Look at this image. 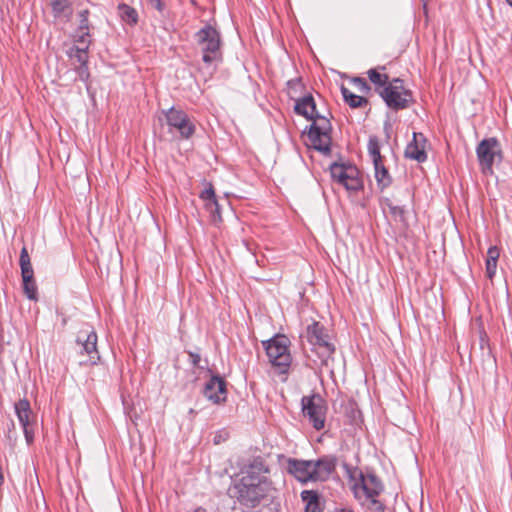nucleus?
Listing matches in <instances>:
<instances>
[{"label": "nucleus", "instance_id": "obj_40", "mask_svg": "<svg viewBox=\"0 0 512 512\" xmlns=\"http://www.w3.org/2000/svg\"><path fill=\"white\" fill-rule=\"evenodd\" d=\"M33 425H27L25 427H22L23 429V433H24V437H25V440L27 442L28 445H31L34 441V430H33Z\"/></svg>", "mask_w": 512, "mask_h": 512}, {"label": "nucleus", "instance_id": "obj_29", "mask_svg": "<svg viewBox=\"0 0 512 512\" xmlns=\"http://www.w3.org/2000/svg\"><path fill=\"white\" fill-rule=\"evenodd\" d=\"M311 121L312 124L310 125L309 129L313 130V132L318 131L330 135L332 131V125L328 118L319 115V117H316V120Z\"/></svg>", "mask_w": 512, "mask_h": 512}, {"label": "nucleus", "instance_id": "obj_25", "mask_svg": "<svg viewBox=\"0 0 512 512\" xmlns=\"http://www.w3.org/2000/svg\"><path fill=\"white\" fill-rule=\"evenodd\" d=\"M344 413L351 424H357L361 417V411L353 399H348L344 405Z\"/></svg>", "mask_w": 512, "mask_h": 512}, {"label": "nucleus", "instance_id": "obj_46", "mask_svg": "<svg viewBox=\"0 0 512 512\" xmlns=\"http://www.w3.org/2000/svg\"><path fill=\"white\" fill-rule=\"evenodd\" d=\"M403 80L400 78H394L391 82H387L386 86H400V90H406L403 85Z\"/></svg>", "mask_w": 512, "mask_h": 512}, {"label": "nucleus", "instance_id": "obj_26", "mask_svg": "<svg viewBox=\"0 0 512 512\" xmlns=\"http://www.w3.org/2000/svg\"><path fill=\"white\" fill-rule=\"evenodd\" d=\"M358 174L359 172L356 167L350 168V175L342 186H344L348 191H358L362 189L363 183Z\"/></svg>", "mask_w": 512, "mask_h": 512}, {"label": "nucleus", "instance_id": "obj_6", "mask_svg": "<svg viewBox=\"0 0 512 512\" xmlns=\"http://www.w3.org/2000/svg\"><path fill=\"white\" fill-rule=\"evenodd\" d=\"M302 412L308 418L314 429L320 431L325 426V416L327 407L323 398L314 394L312 396H303L301 399Z\"/></svg>", "mask_w": 512, "mask_h": 512}, {"label": "nucleus", "instance_id": "obj_1", "mask_svg": "<svg viewBox=\"0 0 512 512\" xmlns=\"http://www.w3.org/2000/svg\"><path fill=\"white\" fill-rule=\"evenodd\" d=\"M267 472L268 468L263 462L255 460L234 484L233 491L242 505L255 507L262 500L272 501L276 497L277 491L272 481L262 474Z\"/></svg>", "mask_w": 512, "mask_h": 512}, {"label": "nucleus", "instance_id": "obj_15", "mask_svg": "<svg viewBox=\"0 0 512 512\" xmlns=\"http://www.w3.org/2000/svg\"><path fill=\"white\" fill-rule=\"evenodd\" d=\"M426 138L422 133H413L412 141L405 148V157L423 163L427 160Z\"/></svg>", "mask_w": 512, "mask_h": 512}, {"label": "nucleus", "instance_id": "obj_2", "mask_svg": "<svg viewBox=\"0 0 512 512\" xmlns=\"http://www.w3.org/2000/svg\"><path fill=\"white\" fill-rule=\"evenodd\" d=\"M305 337L312 346L311 352L319 358V360L311 359V356L308 355V359L313 362L312 367L328 366V361L335 352V346L330 341L328 330L320 322L313 321L306 327Z\"/></svg>", "mask_w": 512, "mask_h": 512}, {"label": "nucleus", "instance_id": "obj_27", "mask_svg": "<svg viewBox=\"0 0 512 512\" xmlns=\"http://www.w3.org/2000/svg\"><path fill=\"white\" fill-rule=\"evenodd\" d=\"M367 149L373 164L383 161V157L380 153V142L377 136L369 137Z\"/></svg>", "mask_w": 512, "mask_h": 512}, {"label": "nucleus", "instance_id": "obj_50", "mask_svg": "<svg viewBox=\"0 0 512 512\" xmlns=\"http://www.w3.org/2000/svg\"><path fill=\"white\" fill-rule=\"evenodd\" d=\"M214 442H215L216 444H217V443H219V438H216V437H215Z\"/></svg>", "mask_w": 512, "mask_h": 512}, {"label": "nucleus", "instance_id": "obj_4", "mask_svg": "<svg viewBox=\"0 0 512 512\" xmlns=\"http://www.w3.org/2000/svg\"><path fill=\"white\" fill-rule=\"evenodd\" d=\"M476 155L482 173L492 175L493 165L503 159L501 144L495 137L484 138L476 147Z\"/></svg>", "mask_w": 512, "mask_h": 512}, {"label": "nucleus", "instance_id": "obj_44", "mask_svg": "<svg viewBox=\"0 0 512 512\" xmlns=\"http://www.w3.org/2000/svg\"><path fill=\"white\" fill-rule=\"evenodd\" d=\"M150 5L155 8L157 11L162 13L165 9V4L162 0H148Z\"/></svg>", "mask_w": 512, "mask_h": 512}, {"label": "nucleus", "instance_id": "obj_13", "mask_svg": "<svg viewBox=\"0 0 512 512\" xmlns=\"http://www.w3.org/2000/svg\"><path fill=\"white\" fill-rule=\"evenodd\" d=\"M287 471L302 483L313 482L311 460L289 458Z\"/></svg>", "mask_w": 512, "mask_h": 512}, {"label": "nucleus", "instance_id": "obj_7", "mask_svg": "<svg viewBox=\"0 0 512 512\" xmlns=\"http://www.w3.org/2000/svg\"><path fill=\"white\" fill-rule=\"evenodd\" d=\"M163 114L169 126V131L175 129L181 139H189L195 133V124L183 110L171 107L168 110H164Z\"/></svg>", "mask_w": 512, "mask_h": 512}, {"label": "nucleus", "instance_id": "obj_43", "mask_svg": "<svg viewBox=\"0 0 512 512\" xmlns=\"http://www.w3.org/2000/svg\"><path fill=\"white\" fill-rule=\"evenodd\" d=\"M323 507L321 506L320 501L312 503V504H306L305 511L304 512H322Z\"/></svg>", "mask_w": 512, "mask_h": 512}, {"label": "nucleus", "instance_id": "obj_48", "mask_svg": "<svg viewBox=\"0 0 512 512\" xmlns=\"http://www.w3.org/2000/svg\"><path fill=\"white\" fill-rule=\"evenodd\" d=\"M336 512H354V511L350 508H341V509H337Z\"/></svg>", "mask_w": 512, "mask_h": 512}, {"label": "nucleus", "instance_id": "obj_9", "mask_svg": "<svg viewBox=\"0 0 512 512\" xmlns=\"http://www.w3.org/2000/svg\"><path fill=\"white\" fill-rule=\"evenodd\" d=\"M358 482L353 485V491L356 498H359L361 491L365 497H378L384 490V485L381 480L373 472L363 473L359 471Z\"/></svg>", "mask_w": 512, "mask_h": 512}, {"label": "nucleus", "instance_id": "obj_30", "mask_svg": "<svg viewBox=\"0 0 512 512\" xmlns=\"http://www.w3.org/2000/svg\"><path fill=\"white\" fill-rule=\"evenodd\" d=\"M118 9H119V12H120V15H121V18L123 19V21H125L126 23H128L130 25H134L137 23L138 13L134 8H132L126 4H121V5H119Z\"/></svg>", "mask_w": 512, "mask_h": 512}, {"label": "nucleus", "instance_id": "obj_22", "mask_svg": "<svg viewBox=\"0 0 512 512\" xmlns=\"http://www.w3.org/2000/svg\"><path fill=\"white\" fill-rule=\"evenodd\" d=\"M499 258V250L496 246H492L488 249L486 259V275L489 279H492L496 274L497 261Z\"/></svg>", "mask_w": 512, "mask_h": 512}, {"label": "nucleus", "instance_id": "obj_23", "mask_svg": "<svg viewBox=\"0 0 512 512\" xmlns=\"http://www.w3.org/2000/svg\"><path fill=\"white\" fill-rule=\"evenodd\" d=\"M23 292L29 300H37V285L34 279V272L22 276Z\"/></svg>", "mask_w": 512, "mask_h": 512}, {"label": "nucleus", "instance_id": "obj_17", "mask_svg": "<svg viewBox=\"0 0 512 512\" xmlns=\"http://www.w3.org/2000/svg\"><path fill=\"white\" fill-rule=\"evenodd\" d=\"M308 137L317 151L328 155L331 152V135L308 129Z\"/></svg>", "mask_w": 512, "mask_h": 512}, {"label": "nucleus", "instance_id": "obj_21", "mask_svg": "<svg viewBox=\"0 0 512 512\" xmlns=\"http://www.w3.org/2000/svg\"><path fill=\"white\" fill-rule=\"evenodd\" d=\"M341 93H342L344 101L351 108H361V107H364V106H366L368 104V99L367 98L352 93L344 85L341 86Z\"/></svg>", "mask_w": 512, "mask_h": 512}, {"label": "nucleus", "instance_id": "obj_41", "mask_svg": "<svg viewBox=\"0 0 512 512\" xmlns=\"http://www.w3.org/2000/svg\"><path fill=\"white\" fill-rule=\"evenodd\" d=\"M370 500V509L376 511V512H384L385 511V505L376 499V497L368 498Z\"/></svg>", "mask_w": 512, "mask_h": 512}, {"label": "nucleus", "instance_id": "obj_38", "mask_svg": "<svg viewBox=\"0 0 512 512\" xmlns=\"http://www.w3.org/2000/svg\"><path fill=\"white\" fill-rule=\"evenodd\" d=\"M75 71H76L79 79L81 81H83V82H86L89 79V77H90V73H89V69H88L87 63L79 64L75 68Z\"/></svg>", "mask_w": 512, "mask_h": 512}, {"label": "nucleus", "instance_id": "obj_20", "mask_svg": "<svg viewBox=\"0 0 512 512\" xmlns=\"http://www.w3.org/2000/svg\"><path fill=\"white\" fill-rule=\"evenodd\" d=\"M373 165L377 186L381 191H383L391 184V176L386 167L384 166L383 161L374 163Z\"/></svg>", "mask_w": 512, "mask_h": 512}, {"label": "nucleus", "instance_id": "obj_14", "mask_svg": "<svg viewBox=\"0 0 512 512\" xmlns=\"http://www.w3.org/2000/svg\"><path fill=\"white\" fill-rule=\"evenodd\" d=\"M200 198L205 202L204 206L210 214L211 222L214 225L219 224L222 221L221 209L216 198L214 187L211 183H209L208 187L201 192Z\"/></svg>", "mask_w": 512, "mask_h": 512}, {"label": "nucleus", "instance_id": "obj_10", "mask_svg": "<svg viewBox=\"0 0 512 512\" xmlns=\"http://www.w3.org/2000/svg\"><path fill=\"white\" fill-rule=\"evenodd\" d=\"M338 458L335 455L328 454L311 460L313 482L327 481L336 471Z\"/></svg>", "mask_w": 512, "mask_h": 512}, {"label": "nucleus", "instance_id": "obj_42", "mask_svg": "<svg viewBox=\"0 0 512 512\" xmlns=\"http://www.w3.org/2000/svg\"><path fill=\"white\" fill-rule=\"evenodd\" d=\"M80 34L77 36V39L75 40L77 43L82 44L83 46L88 45L90 41L88 40L90 34L89 31H78Z\"/></svg>", "mask_w": 512, "mask_h": 512}, {"label": "nucleus", "instance_id": "obj_31", "mask_svg": "<svg viewBox=\"0 0 512 512\" xmlns=\"http://www.w3.org/2000/svg\"><path fill=\"white\" fill-rule=\"evenodd\" d=\"M19 265L21 268V276L33 273V268L26 247H23L20 252Z\"/></svg>", "mask_w": 512, "mask_h": 512}, {"label": "nucleus", "instance_id": "obj_45", "mask_svg": "<svg viewBox=\"0 0 512 512\" xmlns=\"http://www.w3.org/2000/svg\"><path fill=\"white\" fill-rule=\"evenodd\" d=\"M78 31H89V20L87 18H79Z\"/></svg>", "mask_w": 512, "mask_h": 512}, {"label": "nucleus", "instance_id": "obj_34", "mask_svg": "<svg viewBox=\"0 0 512 512\" xmlns=\"http://www.w3.org/2000/svg\"><path fill=\"white\" fill-rule=\"evenodd\" d=\"M6 438L8 439L10 445H14L17 441L18 435L16 431V426L13 420H9L6 424Z\"/></svg>", "mask_w": 512, "mask_h": 512}, {"label": "nucleus", "instance_id": "obj_28", "mask_svg": "<svg viewBox=\"0 0 512 512\" xmlns=\"http://www.w3.org/2000/svg\"><path fill=\"white\" fill-rule=\"evenodd\" d=\"M68 56L75 59L79 64L88 63V45H74L68 50Z\"/></svg>", "mask_w": 512, "mask_h": 512}, {"label": "nucleus", "instance_id": "obj_8", "mask_svg": "<svg viewBox=\"0 0 512 512\" xmlns=\"http://www.w3.org/2000/svg\"><path fill=\"white\" fill-rule=\"evenodd\" d=\"M379 95L386 105L395 111L404 110L414 102L413 94L410 90H400V86H386Z\"/></svg>", "mask_w": 512, "mask_h": 512}, {"label": "nucleus", "instance_id": "obj_39", "mask_svg": "<svg viewBox=\"0 0 512 512\" xmlns=\"http://www.w3.org/2000/svg\"><path fill=\"white\" fill-rule=\"evenodd\" d=\"M189 356V361L193 365V367L201 368L200 362H201V355L199 352L194 351H186Z\"/></svg>", "mask_w": 512, "mask_h": 512}, {"label": "nucleus", "instance_id": "obj_18", "mask_svg": "<svg viewBox=\"0 0 512 512\" xmlns=\"http://www.w3.org/2000/svg\"><path fill=\"white\" fill-rule=\"evenodd\" d=\"M14 409L16 416L19 420V423L21 424L22 427L32 424L30 419L32 415V410L30 407V403L26 398L17 401L14 404Z\"/></svg>", "mask_w": 512, "mask_h": 512}, {"label": "nucleus", "instance_id": "obj_37", "mask_svg": "<svg viewBox=\"0 0 512 512\" xmlns=\"http://www.w3.org/2000/svg\"><path fill=\"white\" fill-rule=\"evenodd\" d=\"M352 82L356 85V87L358 88V90L361 93L367 94L371 90V87L369 86L368 82L364 78L355 77L352 79Z\"/></svg>", "mask_w": 512, "mask_h": 512}, {"label": "nucleus", "instance_id": "obj_3", "mask_svg": "<svg viewBox=\"0 0 512 512\" xmlns=\"http://www.w3.org/2000/svg\"><path fill=\"white\" fill-rule=\"evenodd\" d=\"M194 37L206 65L210 66L222 61L221 36L215 27L206 24L195 33Z\"/></svg>", "mask_w": 512, "mask_h": 512}, {"label": "nucleus", "instance_id": "obj_19", "mask_svg": "<svg viewBox=\"0 0 512 512\" xmlns=\"http://www.w3.org/2000/svg\"><path fill=\"white\" fill-rule=\"evenodd\" d=\"M350 168L355 167L352 165L334 162L330 165L329 170L332 179L340 185H343V183L347 180V177L350 175Z\"/></svg>", "mask_w": 512, "mask_h": 512}, {"label": "nucleus", "instance_id": "obj_12", "mask_svg": "<svg viewBox=\"0 0 512 512\" xmlns=\"http://www.w3.org/2000/svg\"><path fill=\"white\" fill-rule=\"evenodd\" d=\"M76 343L81 346L82 352L89 356V363L94 365L100 359L97 350V334L94 330H81L76 338Z\"/></svg>", "mask_w": 512, "mask_h": 512}, {"label": "nucleus", "instance_id": "obj_49", "mask_svg": "<svg viewBox=\"0 0 512 512\" xmlns=\"http://www.w3.org/2000/svg\"><path fill=\"white\" fill-rule=\"evenodd\" d=\"M506 2L512 7V0H506Z\"/></svg>", "mask_w": 512, "mask_h": 512}, {"label": "nucleus", "instance_id": "obj_24", "mask_svg": "<svg viewBox=\"0 0 512 512\" xmlns=\"http://www.w3.org/2000/svg\"><path fill=\"white\" fill-rule=\"evenodd\" d=\"M379 70L384 71L385 66H378L377 68H372L368 70V78L373 84L384 88L387 85L389 77L386 74L380 73Z\"/></svg>", "mask_w": 512, "mask_h": 512}, {"label": "nucleus", "instance_id": "obj_35", "mask_svg": "<svg viewBox=\"0 0 512 512\" xmlns=\"http://www.w3.org/2000/svg\"><path fill=\"white\" fill-rule=\"evenodd\" d=\"M55 15H60L69 7V0H48Z\"/></svg>", "mask_w": 512, "mask_h": 512}, {"label": "nucleus", "instance_id": "obj_11", "mask_svg": "<svg viewBox=\"0 0 512 512\" xmlns=\"http://www.w3.org/2000/svg\"><path fill=\"white\" fill-rule=\"evenodd\" d=\"M204 396L215 404H221L226 401L227 388L226 381L220 375H213L206 382L203 389Z\"/></svg>", "mask_w": 512, "mask_h": 512}, {"label": "nucleus", "instance_id": "obj_5", "mask_svg": "<svg viewBox=\"0 0 512 512\" xmlns=\"http://www.w3.org/2000/svg\"><path fill=\"white\" fill-rule=\"evenodd\" d=\"M289 344V338L283 334H277L273 338L263 341L269 361L273 366L283 368V371L289 367L292 360Z\"/></svg>", "mask_w": 512, "mask_h": 512}, {"label": "nucleus", "instance_id": "obj_47", "mask_svg": "<svg viewBox=\"0 0 512 512\" xmlns=\"http://www.w3.org/2000/svg\"><path fill=\"white\" fill-rule=\"evenodd\" d=\"M78 16H79L80 19H83V18H87L88 19L89 11L87 9L81 10L78 13Z\"/></svg>", "mask_w": 512, "mask_h": 512}, {"label": "nucleus", "instance_id": "obj_33", "mask_svg": "<svg viewBox=\"0 0 512 512\" xmlns=\"http://www.w3.org/2000/svg\"><path fill=\"white\" fill-rule=\"evenodd\" d=\"M288 95L291 99H295L302 90L304 89V85L302 83L301 78L291 79L287 82Z\"/></svg>", "mask_w": 512, "mask_h": 512}, {"label": "nucleus", "instance_id": "obj_16", "mask_svg": "<svg viewBox=\"0 0 512 512\" xmlns=\"http://www.w3.org/2000/svg\"><path fill=\"white\" fill-rule=\"evenodd\" d=\"M294 111L296 114L305 117L307 120H316V117H319L315 100L311 94H307L296 99Z\"/></svg>", "mask_w": 512, "mask_h": 512}, {"label": "nucleus", "instance_id": "obj_36", "mask_svg": "<svg viewBox=\"0 0 512 512\" xmlns=\"http://www.w3.org/2000/svg\"><path fill=\"white\" fill-rule=\"evenodd\" d=\"M301 499L306 504H312L320 501V495L317 491L314 490H304L301 492Z\"/></svg>", "mask_w": 512, "mask_h": 512}, {"label": "nucleus", "instance_id": "obj_32", "mask_svg": "<svg viewBox=\"0 0 512 512\" xmlns=\"http://www.w3.org/2000/svg\"><path fill=\"white\" fill-rule=\"evenodd\" d=\"M385 204L388 207V209L390 211V214L394 218H396V219L398 218L399 221H401L403 223L406 222V216H405L406 208H405V206H403V205H395L389 199H385Z\"/></svg>", "mask_w": 512, "mask_h": 512}]
</instances>
